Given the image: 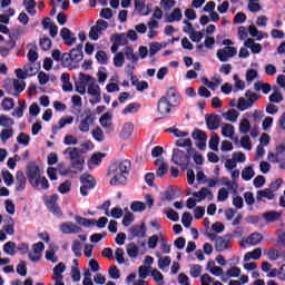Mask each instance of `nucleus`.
<instances>
[{"mask_svg": "<svg viewBox=\"0 0 285 285\" xmlns=\"http://www.w3.org/2000/svg\"><path fill=\"white\" fill-rule=\"evenodd\" d=\"M130 168H132V163L128 159L117 160L111 164L108 169V175L112 176L109 181L110 186H126Z\"/></svg>", "mask_w": 285, "mask_h": 285, "instance_id": "nucleus-1", "label": "nucleus"}, {"mask_svg": "<svg viewBox=\"0 0 285 285\" xmlns=\"http://www.w3.org/2000/svg\"><path fill=\"white\" fill-rule=\"evenodd\" d=\"M63 155L70 160V166L73 170L81 173L83 170V165L86 164V158L81 155V150L77 147H68Z\"/></svg>", "mask_w": 285, "mask_h": 285, "instance_id": "nucleus-2", "label": "nucleus"}, {"mask_svg": "<svg viewBox=\"0 0 285 285\" xmlns=\"http://www.w3.org/2000/svg\"><path fill=\"white\" fill-rule=\"evenodd\" d=\"M85 81H89V85H87V92L90 95L91 99L89 100V104L91 106H97V104L101 102V87L97 85V80L92 78V76H82Z\"/></svg>", "mask_w": 285, "mask_h": 285, "instance_id": "nucleus-3", "label": "nucleus"}, {"mask_svg": "<svg viewBox=\"0 0 285 285\" xmlns=\"http://www.w3.org/2000/svg\"><path fill=\"white\" fill-rule=\"evenodd\" d=\"M95 121H97V115L87 108L80 115V121L78 125V130L81 132H90V126H95Z\"/></svg>", "mask_w": 285, "mask_h": 285, "instance_id": "nucleus-4", "label": "nucleus"}, {"mask_svg": "<svg viewBox=\"0 0 285 285\" xmlns=\"http://www.w3.org/2000/svg\"><path fill=\"white\" fill-rule=\"evenodd\" d=\"M245 97L238 98L237 108L240 110V112H244V110H249V108H253L255 106V101L262 98L261 95L255 94L250 90H247L245 92Z\"/></svg>", "mask_w": 285, "mask_h": 285, "instance_id": "nucleus-5", "label": "nucleus"}, {"mask_svg": "<svg viewBox=\"0 0 285 285\" xmlns=\"http://www.w3.org/2000/svg\"><path fill=\"white\" fill-rule=\"evenodd\" d=\"M80 195L82 197H88V190H92L95 186H97V181L95 180V177L90 174H83L80 176Z\"/></svg>", "mask_w": 285, "mask_h": 285, "instance_id": "nucleus-6", "label": "nucleus"}, {"mask_svg": "<svg viewBox=\"0 0 285 285\" xmlns=\"http://www.w3.org/2000/svg\"><path fill=\"white\" fill-rule=\"evenodd\" d=\"M171 161L176 166H180V168H188V164L190 163V157L187 156V154L184 150L174 149Z\"/></svg>", "mask_w": 285, "mask_h": 285, "instance_id": "nucleus-7", "label": "nucleus"}, {"mask_svg": "<svg viewBox=\"0 0 285 285\" xmlns=\"http://www.w3.org/2000/svg\"><path fill=\"white\" fill-rule=\"evenodd\" d=\"M59 200V195L55 194L45 199V204L47 208L52 213V215H56V217H61L63 213L61 212V208L57 204Z\"/></svg>", "mask_w": 285, "mask_h": 285, "instance_id": "nucleus-8", "label": "nucleus"}, {"mask_svg": "<svg viewBox=\"0 0 285 285\" xmlns=\"http://www.w3.org/2000/svg\"><path fill=\"white\" fill-rule=\"evenodd\" d=\"M236 56H237V48L230 47V46L218 49L216 52L217 59H219V61H222L223 63H226V61L233 59V57H236Z\"/></svg>", "mask_w": 285, "mask_h": 285, "instance_id": "nucleus-9", "label": "nucleus"}, {"mask_svg": "<svg viewBox=\"0 0 285 285\" xmlns=\"http://www.w3.org/2000/svg\"><path fill=\"white\" fill-rule=\"evenodd\" d=\"M163 98L166 99L171 108H177V106L181 104V96H179V91L173 87L167 90Z\"/></svg>", "mask_w": 285, "mask_h": 285, "instance_id": "nucleus-10", "label": "nucleus"}, {"mask_svg": "<svg viewBox=\"0 0 285 285\" xmlns=\"http://www.w3.org/2000/svg\"><path fill=\"white\" fill-rule=\"evenodd\" d=\"M104 30H108V22L105 20H98L96 22V26L90 28L89 39H91V41H97V39H99V36L104 32Z\"/></svg>", "mask_w": 285, "mask_h": 285, "instance_id": "nucleus-11", "label": "nucleus"}, {"mask_svg": "<svg viewBox=\"0 0 285 285\" xmlns=\"http://www.w3.org/2000/svg\"><path fill=\"white\" fill-rule=\"evenodd\" d=\"M191 137L196 141V148H198V150H206V141H208L206 131L202 129H195L191 134Z\"/></svg>", "mask_w": 285, "mask_h": 285, "instance_id": "nucleus-12", "label": "nucleus"}, {"mask_svg": "<svg viewBox=\"0 0 285 285\" xmlns=\"http://www.w3.org/2000/svg\"><path fill=\"white\" fill-rule=\"evenodd\" d=\"M27 177L31 185L36 184L37 179L41 177V170L39 169V166H37V164L30 163L27 166Z\"/></svg>", "mask_w": 285, "mask_h": 285, "instance_id": "nucleus-13", "label": "nucleus"}, {"mask_svg": "<svg viewBox=\"0 0 285 285\" xmlns=\"http://www.w3.org/2000/svg\"><path fill=\"white\" fill-rule=\"evenodd\" d=\"M205 121L208 130H217V128H219V124H222V116L217 114L206 115Z\"/></svg>", "mask_w": 285, "mask_h": 285, "instance_id": "nucleus-14", "label": "nucleus"}, {"mask_svg": "<svg viewBox=\"0 0 285 285\" xmlns=\"http://www.w3.org/2000/svg\"><path fill=\"white\" fill-rule=\"evenodd\" d=\"M60 37L65 41V46H75L77 43V37L66 27L60 30Z\"/></svg>", "mask_w": 285, "mask_h": 285, "instance_id": "nucleus-15", "label": "nucleus"}, {"mask_svg": "<svg viewBox=\"0 0 285 285\" xmlns=\"http://www.w3.org/2000/svg\"><path fill=\"white\" fill-rule=\"evenodd\" d=\"M60 230L63 235H77V233H81V227L75 223L67 222L60 225Z\"/></svg>", "mask_w": 285, "mask_h": 285, "instance_id": "nucleus-16", "label": "nucleus"}, {"mask_svg": "<svg viewBox=\"0 0 285 285\" xmlns=\"http://www.w3.org/2000/svg\"><path fill=\"white\" fill-rule=\"evenodd\" d=\"M230 236H220L215 240V249L217 253H223V250L230 248Z\"/></svg>", "mask_w": 285, "mask_h": 285, "instance_id": "nucleus-17", "label": "nucleus"}, {"mask_svg": "<svg viewBox=\"0 0 285 285\" xmlns=\"http://www.w3.org/2000/svg\"><path fill=\"white\" fill-rule=\"evenodd\" d=\"M266 199H268V202L275 199V194L273 193V189L265 188L256 191V202H266Z\"/></svg>", "mask_w": 285, "mask_h": 285, "instance_id": "nucleus-18", "label": "nucleus"}, {"mask_svg": "<svg viewBox=\"0 0 285 285\" xmlns=\"http://www.w3.org/2000/svg\"><path fill=\"white\" fill-rule=\"evenodd\" d=\"M193 197L196 198V200L204 202V199H209V202H213V191L206 187H203L199 191L193 193Z\"/></svg>", "mask_w": 285, "mask_h": 285, "instance_id": "nucleus-19", "label": "nucleus"}, {"mask_svg": "<svg viewBox=\"0 0 285 285\" xmlns=\"http://www.w3.org/2000/svg\"><path fill=\"white\" fill-rule=\"evenodd\" d=\"M83 77H90L86 73L79 75V81L75 83L76 90L79 92V95H86V86L89 85L90 80H86Z\"/></svg>", "mask_w": 285, "mask_h": 285, "instance_id": "nucleus-20", "label": "nucleus"}, {"mask_svg": "<svg viewBox=\"0 0 285 285\" xmlns=\"http://www.w3.org/2000/svg\"><path fill=\"white\" fill-rule=\"evenodd\" d=\"M26 175H23V171H17L16 174V190L17 193H21L26 190Z\"/></svg>", "mask_w": 285, "mask_h": 285, "instance_id": "nucleus-21", "label": "nucleus"}, {"mask_svg": "<svg viewBox=\"0 0 285 285\" xmlns=\"http://www.w3.org/2000/svg\"><path fill=\"white\" fill-rule=\"evenodd\" d=\"M129 233L131 237H146V225H135L130 227Z\"/></svg>", "mask_w": 285, "mask_h": 285, "instance_id": "nucleus-22", "label": "nucleus"}, {"mask_svg": "<svg viewBox=\"0 0 285 285\" xmlns=\"http://www.w3.org/2000/svg\"><path fill=\"white\" fill-rule=\"evenodd\" d=\"M171 106L168 102V100H166V98L161 97L158 101V112L163 116L168 115L171 110Z\"/></svg>", "mask_w": 285, "mask_h": 285, "instance_id": "nucleus-23", "label": "nucleus"}, {"mask_svg": "<svg viewBox=\"0 0 285 285\" xmlns=\"http://www.w3.org/2000/svg\"><path fill=\"white\" fill-rule=\"evenodd\" d=\"M13 88L14 91H8L9 95H11L12 97H19V95H21V92H23V90H26V81L23 80H13Z\"/></svg>", "mask_w": 285, "mask_h": 285, "instance_id": "nucleus-24", "label": "nucleus"}, {"mask_svg": "<svg viewBox=\"0 0 285 285\" xmlns=\"http://www.w3.org/2000/svg\"><path fill=\"white\" fill-rule=\"evenodd\" d=\"M83 46L79 45L77 48L70 50L71 59L73 63H79V61L83 60Z\"/></svg>", "mask_w": 285, "mask_h": 285, "instance_id": "nucleus-25", "label": "nucleus"}, {"mask_svg": "<svg viewBox=\"0 0 285 285\" xmlns=\"http://www.w3.org/2000/svg\"><path fill=\"white\" fill-rule=\"evenodd\" d=\"M122 55L128 59V61H131V63H137V61H139V56L135 53V49L130 46L124 48Z\"/></svg>", "mask_w": 285, "mask_h": 285, "instance_id": "nucleus-26", "label": "nucleus"}, {"mask_svg": "<svg viewBox=\"0 0 285 285\" xmlns=\"http://www.w3.org/2000/svg\"><path fill=\"white\" fill-rule=\"evenodd\" d=\"M244 46L245 48H249L253 55H259V52H262V45L255 42L253 38H248Z\"/></svg>", "mask_w": 285, "mask_h": 285, "instance_id": "nucleus-27", "label": "nucleus"}, {"mask_svg": "<svg viewBox=\"0 0 285 285\" xmlns=\"http://www.w3.org/2000/svg\"><path fill=\"white\" fill-rule=\"evenodd\" d=\"M156 257L158 259V268H160V271H166V268L170 266L171 259L169 256L161 257V253L156 252Z\"/></svg>", "mask_w": 285, "mask_h": 285, "instance_id": "nucleus-28", "label": "nucleus"}, {"mask_svg": "<svg viewBox=\"0 0 285 285\" xmlns=\"http://www.w3.org/2000/svg\"><path fill=\"white\" fill-rule=\"evenodd\" d=\"M261 258H262V248L259 247L244 255V262H250V259H254V262H257V259H261Z\"/></svg>", "mask_w": 285, "mask_h": 285, "instance_id": "nucleus-29", "label": "nucleus"}, {"mask_svg": "<svg viewBox=\"0 0 285 285\" xmlns=\"http://www.w3.org/2000/svg\"><path fill=\"white\" fill-rule=\"evenodd\" d=\"M111 42H116L119 46H128V37L126 33H115L110 38Z\"/></svg>", "mask_w": 285, "mask_h": 285, "instance_id": "nucleus-30", "label": "nucleus"}, {"mask_svg": "<svg viewBox=\"0 0 285 285\" xmlns=\"http://www.w3.org/2000/svg\"><path fill=\"white\" fill-rule=\"evenodd\" d=\"M63 273H66V264L59 263L53 267L52 279H63Z\"/></svg>", "mask_w": 285, "mask_h": 285, "instance_id": "nucleus-31", "label": "nucleus"}, {"mask_svg": "<svg viewBox=\"0 0 285 285\" xmlns=\"http://www.w3.org/2000/svg\"><path fill=\"white\" fill-rule=\"evenodd\" d=\"M224 119L226 121H230L232 124H236L237 119L239 118V111L236 109H229L227 112L223 114Z\"/></svg>", "mask_w": 285, "mask_h": 285, "instance_id": "nucleus-32", "label": "nucleus"}, {"mask_svg": "<svg viewBox=\"0 0 285 285\" xmlns=\"http://www.w3.org/2000/svg\"><path fill=\"white\" fill-rule=\"evenodd\" d=\"M134 130H135V125H132V122H126L122 126L120 137H122V139H128L132 135Z\"/></svg>", "mask_w": 285, "mask_h": 285, "instance_id": "nucleus-33", "label": "nucleus"}, {"mask_svg": "<svg viewBox=\"0 0 285 285\" xmlns=\"http://www.w3.org/2000/svg\"><path fill=\"white\" fill-rule=\"evenodd\" d=\"M73 121L75 117L72 116L63 117L58 121V125L53 127V130H61L62 128H66V126H70Z\"/></svg>", "mask_w": 285, "mask_h": 285, "instance_id": "nucleus-34", "label": "nucleus"}, {"mask_svg": "<svg viewBox=\"0 0 285 285\" xmlns=\"http://www.w3.org/2000/svg\"><path fill=\"white\" fill-rule=\"evenodd\" d=\"M181 9L176 8L171 13L167 16V23H175V21H181Z\"/></svg>", "mask_w": 285, "mask_h": 285, "instance_id": "nucleus-35", "label": "nucleus"}, {"mask_svg": "<svg viewBox=\"0 0 285 285\" xmlns=\"http://www.w3.org/2000/svg\"><path fill=\"white\" fill-rule=\"evenodd\" d=\"M76 223L79 226H83L85 228H90V226H95V224H97V219H88V218H83L81 216H75Z\"/></svg>", "mask_w": 285, "mask_h": 285, "instance_id": "nucleus-36", "label": "nucleus"}, {"mask_svg": "<svg viewBox=\"0 0 285 285\" xmlns=\"http://www.w3.org/2000/svg\"><path fill=\"white\" fill-rule=\"evenodd\" d=\"M279 217H282V213L275 210H269L263 214V218L268 223L278 222Z\"/></svg>", "mask_w": 285, "mask_h": 285, "instance_id": "nucleus-37", "label": "nucleus"}, {"mask_svg": "<svg viewBox=\"0 0 285 285\" xmlns=\"http://www.w3.org/2000/svg\"><path fill=\"white\" fill-rule=\"evenodd\" d=\"M262 239H264V236L256 232L247 237L246 244H249L250 246H257Z\"/></svg>", "mask_w": 285, "mask_h": 285, "instance_id": "nucleus-38", "label": "nucleus"}, {"mask_svg": "<svg viewBox=\"0 0 285 285\" xmlns=\"http://www.w3.org/2000/svg\"><path fill=\"white\" fill-rule=\"evenodd\" d=\"M3 253H6V255H10L11 257H13V255L17 254V243L14 242H7L3 245Z\"/></svg>", "mask_w": 285, "mask_h": 285, "instance_id": "nucleus-39", "label": "nucleus"}, {"mask_svg": "<svg viewBox=\"0 0 285 285\" xmlns=\"http://www.w3.org/2000/svg\"><path fill=\"white\" fill-rule=\"evenodd\" d=\"M235 135V126L230 125V124H225L222 127V136L223 137H228V139H233Z\"/></svg>", "mask_w": 285, "mask_h": 285, "instance_id": "nucleus-40", "label": "nucleus"}, {"mask_svg": "<svg viewBox=\"0 0 285 285\" xmlns=\"http://www.w3.org/2000/svg\"><path fill=\"white\" fill-rule=\"evenodd\" d=\"M28 108L26 100H19V106L12 111V117H18L21 119L23 117V111Z\"/></svg>", "mask_w": 285, "mask_h": 285, "instance_id": "nucleus-41", "label": "nucleus"}, {"mask_svg": "<svg viewBox=\"0 0 285 285\" xmlns=\"http://www.w3.org/2000/svg\"><path fill=\"white\" fill-rule=\"evenodd\" d=\"M31 186L33 188H41L42 190H48L50 188V183H48V178L47 177H39V179H37L36 184H31Z\"/></svg>", "mask_w": 285, "mask_h": 285, "instance_id": "nucleus-42", "label": "nucleus"}, {"mask_svg": "<svg viewBox=\"0 0 285 285\" xmlns=\"http://www.w3.org/2000/svg\"><path fill=\"white\" fill-rule=\"evenodd\" d=\"M110 119H111L110 114H104L99 119L102 128H107V130L109 131L114 130L112 122L110 121Z\"/></svg>", "mask_w": 285, "mask_h": 285, "instance_id": "nucleus-43", "label": "nucleus"}, {"mask_svg": "<svg viewBox=\"0 0 285 285\" xmlns=\"http://www.w3.org/2000/svg\"><path fill=\"white\" fill-rule=\"evenodd\" d=\"M128 257L135 259L139 255V247L135 243H129L126 248Z\"/></svg>", "mask_w": 285, "mask_h": 285, "instance_id": "nucleus-44", "label": "nucleus"}, {"mask_svg": "<svg viewBox=\"0 0 285 285\" xmlns=\"http://www.w3.org/2000/svg\"><path fill=\"white\" fill-rule=\"evenodd\" d=\"M254 90H256L257 92H259V90H262V92L264 95H268V92H271V85H268L266 82H262V81H256L254 83Z\"/></svg>", "mask_w": 285, "mask_h": 285, "instance_id": "nucleus-45", "label": "nucleus"}, {"mask_svg": "<svg viewBox=\"0 0 285 285\" xmlns=\"http://www.w3.org/2000/svg\"><path fill=\"white\" fill-rule=\"evenodd\" d=\"M176 146L178 148H187V153H190L193 150V140L190 138L178 139L176 140Z\"/></svg>", "mask_w": 285, "mask_h": 285, "instance_id": "nucleus-46", "label": "nucleus"}, {"mask_svg": "<svg viewBox=\"0 0 285 285\" xmlns=\"http://www.w3.org/2000/svg\"><path fill=\"white\" fill-rule=\"evenodd\" d=\"M124 63H126V56L124 55V52L119 51L114 57V66L116 68H122Z\"/></svg>", "mask_w": 285, "mask_h": 285, "instance_id": "nucleus-47", "label": "nucleus"}, {"mask_svg": "<svg viewBox=\"0 0 285 285\" xmlns=\"http://www.w3.org/2000/svg\"><path fill=\"white\" fill-rule=\"evenodd\" d=\"M250 131V121L248 118H243L239 122V132L240 135H248Z\"/></svg>", "mask_w": 285, "mask_h": 285, "instance_id": "nucleus-48", "label": "nucleus"}, {"mask_svg": "<svg viewBox=\"0 0 285 285\" xmlns=\"http://www.w3.org/2000/svg\"><path fill=\"white\" fill-rule=\"evenodd\" d=\"M24 8L28 12V14H31V17H35L37 14V2L35 0H26L24 1Z\"/></svg>", "mask_w": 285, "mask_h": 285, "instance_id": "nucleus-49", "label": "nucleus"}, {"mask_svg": "<svg viewBox=\"0 0 285 285\" xmlns=\"http://www.w3.org/2000/svg\"><path fill=\"white\" fill-rule=\"evenodd\" d=\"M255 177V170H253V166L245 167L242 171V178L244 181H250Z\"/></svg>", "mask_w": 285, "mask_h": 285, "instance_id": "nucleus-50", "label": "nucleus"}, {"mask_svg": "<svg viewBox=\"0 0 285 285\" xmlns=\"http://www.w3.org/2000/svg\"><path fill=\"white\" fill-rule=\"evenodd\" d=\"M0 126H2V128H12V126H14V119L6 116V115H1L0 116Z\"/></svg>", "mask_w": 285, "mask_h": 285, "instance_id": "nucleus-51", "label": "nucleus"}, {"mask_svg": "<svg viewBox=\"0 0 285 285\" xmlns=\"http://www.w3.org/2000/svg\"><path fill=\"white\" fill-rule=\"evenodd\" d=\"M130 208L132 213H144L146 210V204L144 202L135 200L131 203Z\"/></svg>", "mask_w": 285, "mask_h": 285, "instance_id": "nucleus-52", "label": "nucleus"}, {"mask_svg": "<svg viewBox=\"0 0 285 285\" xmlns=\"http://www.w3.org/2000/svg\"><path fill=\"white\" fill-rule=\"evenodd\" d=\"M12 135H14V130L12 128L2 129L0 132L2 144H6L8 139L12 138Z\"/></svg>", "mask_w": 285, "mask_h": 285, "instance_id": "nucleus-53", "label": "nucleus"}, {"mask_svg": "<svg viewBox=\"0 0 285 285\" xmlns=\"http://www.w3.org/2000/svg\"><path fill=\"white\" fill-rule=\"evenodd\" d=\"M72 188V183L70 180H66L58 187V191L61 193V195H68L70 193V189Z\"/></svg>", "mask_w": 285, "mask_h": 285, "instance_id": "nucleus-54", "label": "nucleus"}, {"mask_svg": "<svg viewBox=\"0 0 285 285\" xmlns=\"http://www.w3.org/2000/svg\"><path fill=\"white\" fill-rule=\"evenodd\" d=\"M166 132H170L171 135L178 137V138H184V137H188V131H181L176 127H170L166 129Z\"/></svg>", "mask_w": 285, "mask_h": 285, "instance_id": "nucleus-55", "label": "nucleus"}, {"mask_svg": "<svg viewBox=\"0 0 285 285\" xmlns=\"http://www.w3.org/2000/svg\"><path fill=\"white\" fill-rule=\"evenodd\" d=\"M91 135H92L94 139L99 142H101L106 139V136H104V130L101 129V127H97L96 129H94L91 131Z\"/></svg>", "mask_w": 285, "mask_h": 285, "instance_id": "nucleus-56", "label": "nucleus"}, {"mask_svg": "<svg viewBox=\"0 0 285 285\" xmlns=\"http://www.w3.org/2000/svg\"><path fill=\"white\" fill-rule=\"evenodd\" d=\"M219 136L217 134L212 135L209 139V148L210 150L217 151L219 150Z\"/></svg>", "mask_w": 285, "mask_h": 285, "instance_id": "nucleus-57", "label": "nucleus"}, {"mask_svg": "<svg viewBox=\"0 0 285 285\" xmlns=\"http://www.w3.org/2000/svg\"><path fill=\"white\" fill-rule=\"evenodd\" d=\"M139 108H140V105L137 104V102L129 104L122 110V115H129V114H132V112H138Z\"/></svg>", "mask_w": 285, "mask_h": 285, "instance_id": "nucleus-58", "label": "nucleus"}, {"mask_svg": "<svg viewBox=\"0 0 285 285\" xmlns=\"http://www.w3.org/2000/svg\"><path fill=\"white\" fill-rule=\"evenodd\" d=\"M160 250L161 253H164L165 255H169L170 253V244H168V240H166V238H164V235L160 234Z\"/></svg>", "mask_w": 285, "mask_h": 285, "instance_id": "nucleus-59", "label": "nucleus"}, {"mask_svg": "<svg viewBox=\"0 0 285 285\" xmlns=\"http://www.w3.org/2000/svg\"><path fill=\"white\" fill-rule=\"evenodd\" d=\"M151 277H153L154 282H156V284L164 285V274H161V272H159V269H154L151 272Z\"/></svg>", "mask_w": 285, "mask_h": 285, "instance_id": "nucleus-60", "label": "nucleus"}, {"mask_svg": "<svg viewBox=\"0 0 285 285\" xmlns=\"http://www.w3.org/2000/svg\"><path fill=\"white\" fill-rule=\"evenodd\" d=\"M2 179L6 186H12L14 184V176L8 170L2 171Z\"/></svg>", "mask_w": 285, "mask_h": 285, "instance_id": "nucleus-61", "label": "nucleus"}, {"mask_svg": "<svg viewBox=\"0 0 285 285\" xmlns=\"http://www.w3.org/2000/svg\"><path fill=\"white\" fill-rule=\"evenodd\" d=\"M3 232L7 233V235L14 234V219H12V217H10L8 224L3 226Z\"/></svg>", "mask_w": 285, "mask_h": 285, "instance_id": "nucleus-62", "label": "nucleus"}, {"mask_svg": "<svg viewBox=\"0 0 285 285\" xmlns=\"http://www.w3.org/2000/svg\"><path fill=\"white\" fill-rule=\"evenodd\" d=\"M190 277L197 278L202 275V266L200 265H190L189 266Z\"/></svg>", "mask_w": 285, "mask_h": 285, "instance_id": "nucleus-63", "label": "nucleus"}, {"mask_svg": "<svg viewBox=\"0 0 285 285\" xmlns=\"http://www.w3.org/2000/svg\"><path fill=\"white\" fill-rule=\"evenodd\" d=\"M96 59L97 61H99L102 66H106L108 63V55L106 53V51H98L96 53Z\"/></svg>", "mask_w": 285, "mask_h": 285, "instance_id": "nucleus-64", "label": "nucleus"}]
</instances>
